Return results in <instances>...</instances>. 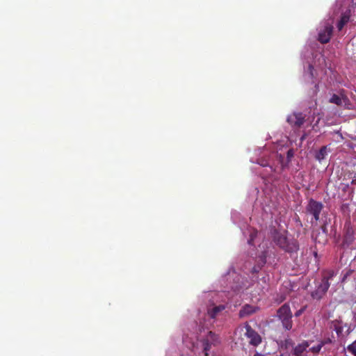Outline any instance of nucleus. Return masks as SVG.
Here are the masks:
<instances>
[{"mask_svg":"<svg viewBox=\"0 0 356 356\" xmlns=\"http://www.w3.org/2000/svg\"><path fill=\"white\" fill-rule=\"evenodd\" d=\"M270 233L274 242L285 252L293 253L298 250V241L294 238H288L286 229L280 230L276 226H270Z\"/></svg>","mask_w":356,"mask_h":356,"instance_id":"1","label":"nucleus"},{"mask_svg":"<svg viewBox=\"0 0 356 356\" xmlns=\"http://www.w3.org/2000/svg\"><path fill=\"white\" fill-rule=\"evenodd\" d=\"M278 318L281 321L283 327L286 330H290L293 327L292 312L289 305L285 303L282 305L277 312Z\"/></svg>","mask_w":356,"mask_h":356,"instance_id":"2","label":"nucleus"},{"mask_svg":"<svg viewBox=\"0 0 356 356\" xmlns=\"http://www.w3.org/2000/svg\"><path fill=\"white\" fill-rule=\"evenodd\" d=\"M324 206L323 204L318 201L313 199H310L307 206V212L313 216L315 221L320 220V213H321Z\"/></svg>","mask_w":356,"mask_h":356,"instance_id":"3","label":"nucleus"},{"mask_svg":"<svg viewBox=\"0 0 356 356\" xmlns=\"http://www.w3.org/2000/svg\"><path fill=\"white\" fill-rule=\"evenodd\" d=\"M245 335L249 339L250 344L254 346L259 345L261 342V336L248 323L245 324Z\"/></svg>","mask_w":356,"mask_h":356,"instance_id":"4","label":"nucleus"},{"mask_svg":"<svg viewBox=\"0 0 356 356\" xmlns=\"http://www.w3.org/2000/svg\"><path fill=\"white\" fill-rule=\"evenodd\" d=\"M333 32V26L326 23L320 29L318 35V40L322 44H326L330 42Z\"/></svg>","mask_w":356,"mask_h":356,"instance_id":"5","label":"nucleus"},{"mask_svg":"<svg viewBox=\"0 0 356 356\" xmlns=\"http://www.w3.org/2000/svg\"><path fill=\"white\" fill-rule=\"evenodd\" d=\"M343 245L349 247L353 244L356 239L355 227L352 224H345Z\"/></svg>","mask_w":356,"mask_h":356,"instance_id":"6","label":"nucleus"},{"mask_svg":"<svg viewBox=\"0 0 356 356\" xmlns=\"http://www.w3.org/2000/svg\"><path fill=\"white\" fill-rule=\"evenodd\" d=\"M289 124L295 128H300L305 122V115L300 112H293L287 118Z\"/></svg>","mask_w":356,"mask_h":356,"instance_id":"7","label":"nucleus"},{"mask_svg":"<svg viewBox=\"0 0 356 356\" xmlns=\"http://www.w3.org/2000/svg\"><path fill=\"white\" fill-rule=\"evenodd\" d=\"M330 284L326 281V279H322L321 284L317 289L312 293V298L319 300L327 291Z\"/></svg>","mask_w":356,"mask_h":356,"instance_id":"8","label":"nucleus"},{"mask_svg":"<svg viewBox=\"0 0 356 356\" xmlns=\"http://www.w3.org/2000/svg\"><path fill=\"white\" fill-rule=\"evenodd\" d=\"M257 307H254L248 304L245 305L242 307L239 311L238 315L240 318H244L245 316H250L255 313L258 310Z\"/></svg>","mask_w":356,"mask_h":356,"instance_id":"9","label":"nucleus"},{"mask_svg":"<svg viewBox=\"0 0 356 356\" xmlns=\"http://www.w3.org/2000/svg\"><path fill=\"white\" fill-rule=\"evenodd\" d=\"M342 323V321L339 319H336L330 322V328L333 329L339 337L342 336L343 334V327Z\"/></svg>","mask_w":356,"mask_h":356,"instance_id":"10","label":"nucleus"},{"mask_svg":"<svg viewBox=\"0 0 356 356\" xmlns=\"http://www.w3.org/2000/svg\"><path fill=\"white\" fill-rule=\"evenodd\" d=\"M246 225V230L244 231L243 234L245 235L248 234L249 235V239L248 240V243L250 245H253V242L254 241V238L257 237L258 234V232L253 227H252L250 224H245Z\"/></svg>","mask_w":356,"mask_h":356,"instance_id":"11","label":"nucleus"},{"mask_svg":"<svg viewBox=\"0 0 356 356\" xmlns=\"http://www.w3.org/2000/svg\"><path fill=\"white\" fill-rule=\"evenodd\" d=\"M350 11L346 10L341 14L340 20L337 23V27L339 31H341L344 26L350 21Z\"/></svg>","mask_w":356,"mask_h":356,"instance_id":"12","label":"nucleus"},{"mask_svg":"<svg viewBox=\"0 0 356 356\" xmlns=\"http://www.w3.org/2000/svg\"><path fill=\"white\" fill-rule=\"evenodd\" d=\"M225 306L222 305L214 306L212 308L208 309L207 314L211 318L214 319L219 315L220 312L225 310Z\"/></svg>","mask_w":356,"mask_h":356,"instance_id":"13","label":"nucleus"},{"mask_svg":"<svg viewBox=\"0 0 356 356\" xmlns=\"http://www.w3.org/2000/svg\"><path fill=\"white\" fill-rule=\"evenodd\" d=\"M309 346V344L308 341H304L301 343H299L296 347H294L293 350V354L295 356H302V353L306 350Z\"/></svg>","mask_w":356,"mask_h":356,"instance_id":"14","label":"nucleus"},{"mask_svg":"<svg viewBox=\"0 0 356 356\" xmlns=\"http://www.w3.org/2000/svg\"><path fill=\"white\" fill-rule=\"evenodd\" d=\"M348 101V99L346 97H341L336 94H334L330 99V103L334 104L337 106H342L343 103H346Z\"/></svg>","mask_w":356,"mask_h":356,"instance_id":"15","label":"nucleus"},{"mask_svg":"<svg viewBox=\"0 0 356 356\" xmlns=\"http://www.w3.org/2000/svg\"><path fill=\"white\" fill-rule=\"evenodd\" d=\"M205 339L207 340V341L211 343L214 346L218 345L220 343V340L218 335L216 334L214 332L211 331L209 332Z\"/></svg>","mask_w":356,"mask_h":356,"instance_id":"16","label":"nucleus"},{"mask_svg":"<svg viewBox=\"0 0 356 356\" xmlns=\"http://www.w3.org/2000/svg\"><path fill=\"white\" fill-rule=\"evenodd\" d=\"M327 154V146H323L321 149L316 153L315 158L318 161H321L323 160Z\"/></svg>","mask_w":356,"mask_h":356,"instance_id":"17","label":"nucleus"},{"mask_svg":"<svg viewBox=\"0 0 356 356\" xmlns=\"http://www.w3.org/2000/svg\"><path fill=\"white\" fill-rule=\"evenodd\" d=\"M213 344L209 341H207L206 339L203 340L204 352L206 356L208 355V352L211 350Z\"/></svg>","mask_w":356,"mask_h":356,"instance_id":"18","label":"nucleus"},{"mask_svg":"<svg viewBox=\"0 0 356 356\" xmlns=\"http://www.w3.org/2000/svg\"><path fill=\"white\" fill-rule=\"evenodd\" d=\"M334 275V273L332 270H326L323 272V278L326 279V281L329 282V280L332 279Z\"/></svg>","mask_w":356,"mask_h":356,"instance_id":"19","label":"nucleus"},{"mask_svg":"<svg viewBox=\"0 0 356 356\" xmlns=\"http://www.w3.org/2000/svg\"><path fill=\"white\" fill-rule=\"evenodd\" d=\"M347 350L353 356H356V340L348 346Z\"/></svg>","mask_w":356,"mask_h":356,"instance_id":"20","label":"nucleus"},{"mask_svg":"<svg viewBox=\"0 0 356 356\" xmlns=\"http://www.w3.org/2000/svg\"><path fill=\"white\" fill-rule=\"evenodd\" d=\"M322 346L320 343H318L317 346H314L313 347H312L310 349H309V351H311L312 353H314V354H316V353H318L321 348H322Z\"/></svg>","mask_w":356,"mask_h":356,"instance_id":"21","label":"nucleus"},{"mask_svg":"<svg viewBox=\"0 0 356 356\" xmlns=\"http://www.w3.org/2000/svg\"><path fill=\"white\" fill-rule=\"evenodd\" d=\"M332 338H334V337L332 336V338H330V337H327V338H325L324 339H323L320 343L321 344L322 346L326 345V344H329V343H333V339Z\"/></svg>","mask_w":356,"mask_h":356,"instance_id":"22","label":"nucleus"},{"mask_svg":"<svg viewBox=\"0 0 356 356\" xmlns=\"http://www.w3.org/2000/svg\"><path fill=\"white\" fill-rule=\"evenodd\" d=\"M353 270L351 269L348 270L347 272L343 275L342 280L344 281L346 279H347L348 277H349L353 273Z\"/></svg>","mask_w":356,"mask_h":356,"instance_id":"23","label":"nucleus"},{"mask_svg":"<svg viewBox=\"0 0 356 356\" xmlns=\"http://www.w3.org/2000/svg\"><path fill=\"white\" fill-rule=\"evenodd\" d=\"M293 156V149H289L287 152V159L289 161Z\"/></svg>","mask_w":356,"mask_h":356,"instance_id":"24","label":"nucleus"},{"mask_svg":"<svg viewBox=\"0 0 356 356\" xmlns=\"http://www.w3.org/2000/svg\"><path fill=\"white\" fill-rule=\"evenodd\" d=\"M305 309L304 308H302L299 310H298L296 313H295V316H300L304 312Z\"/></svg>","mask_w":356,"mask_h":356,"instance_id":"25","label":"nucleus"},{"mask_svg":"<svg viewBox=\"0 0 356 356\" xmlns=\"http://www.w3.org/2000/svg\"><path fill=\"white\" fill-rule=\"evenodd\" d=\"M351 184L356 186V178L353 179Z\"/></svg>","mask_w":356,"mask_h":356,"instance_id":"26","label":"nucleus"},{"mask_svg":"<svg viewBox=\"0 0 356 356\" xmlns=\"http://www.w3.org/2000/svg\"><path fill=\"white\" fill-rule=\"evenodd\" d=\"M253 356H266L261 353H256Z\"/></svg>","mask_w":356,"mask_h":356,"instance_id":"27","label":"nucleus"},{"mask_svg":"<svg viewBox=\"0 0 356 356\" xmlns=\"http://www.w3.org/2000/svg\"><path fill=\"white\" fill-rule=\"evenodd\" d=\"M305 138V135L302 136L301 140H304Z\"/></svg>","mask_w":356,"mask_h":356,"instance_id":"28","label":"nucleus"},{"mask_svg":"<svg viewBox=\"0 0 356 356\" xmlns=\"http://www.w3.org/2000/svg\"><path fill=\"white\" fill-rule=\"evenodd\" d=\"M315 88L317 89V88H318V85L317 84L315 85Z\"/></svg>","mask_w":356,"mask_h":356,"instance_id":"29","label":"nucleus"},{"mask_svg":"<svg viewBox=\"0 0 356 356\" xmlns=\"http://www.w3.org/2000/svg\"><path fill=\"white\" fill-rule=\"evenodd\" d=\"M310 69H313V67L312 65L309 66Z\"/></svg>","mask_w":356,"mask_h":356,"instance_id":"30","label":"nucleus"},{"mask_svg":"<svg viewBox=\"0 0 356 356\" xmlns=\"http://www.w3.org/2000/svg\"><path fill=\"white\" fill-rule=\"evenodd\" d=\"M277 225V227H280V223H277L276 224Z\"/></svg>","mask_w":356,"mask_h":356,"instance_id":"31","label":"nucleus"}]
</instances>
